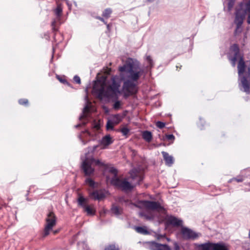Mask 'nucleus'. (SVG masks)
<instances>
[{
  "label": "nucleus",
  "mask_w": 250,
  "mask_h": 250,
  "mask_svg": "<svg viewBox=\"0 0 250 250\" xmlns=\"http://www.w3.org/2000/svg\"><path fill=\"white\" fill-rule=\"evenodd\" d=\"M156 125L157 127L162 129L165 126V123L161 121H157L156 123Z\"/></svg>",
  "instance_id": "72a5a7b5"
},
{
  "label": "nucleus",
  "mask_w": 250,
  "mask_h": 250,
  "mask_svg": "<svg viewBox=\"0 0 250 250\" xmlns=\"http://www.w3.org/2000/svg\"><path fill=\"white\" fill-rule=\"evenodd\" d=\"M46 224L44 227L43 237H45L49 235L50 231L56 224L57 218L54 212L50 211L45 219Z\"/></svg>",
  "instance_id": "423d86ee"
},
{
  "label": "nucleus",
  "mask_w": 250,
  "mask_h": 250,
  "mask_svg": "<svg viewBox=\"0 0 250 250\" xmlns=\"http://www.w3.org/2000/svg\"><path fill=\"white\" fill-rule=\"evenodd\" d=\"M93 90L94 92L97 95L98 98L102 100L104 98L110 100L112 98L117 99L118 98V94L115 92L109 86H107L106 89L104 88V83H101L100 82L95 83L93 86Z\"/></svg>",
  "instance_id": "7ed1b4c3"
},
{
  "label": "nucleus",
  "mask_w": 250,
  "mask_h": 250,
  "mask_svg": "<svg viewBox=\"0 0 250 250\" xmlns=\"http://www.w3.org/2000/svg\"><path fill=\"white\" fill-rule=\"evenodd\" d=\"M139 203L147 209L152 210H158L163 208L159 203L156 201L148 200H141Z\"/></svg>",
  "instance_id": "6e6552de"
},
{
  "label": "nucleus",
  "mask_w": 250,
  "mask_h": 250,
  "mask_svg": "<svg viewBox=\"0 0 250 250\" xmlns=\"http://www.w3.org/2000/svg\"><path fill=\"white\" fill-rule=\"evenodd\" d=\"M123 118V116L121 114H117L112 115L110 117V120L115 125H117L122 121Z\"/></svg>",
  "instance_id": "412c9836"
},
{
  "label": "nucleus",
  "mask_w": 250,
  "mask_h": 250,
  "mask_svg": "<svg viewBox=\"0 0 250 250\" xmlns=\"http://www.w3.org/2000/svg\"><path fill=\"white\" fill-rule=\"evenodd\" d=\"M148 2H152L154 0H146Z\"/></svg>",
  "instance_id": "5fc2aeb1"
},
{
  "label": "nucleus",
  "mask_w": 250,
  "mask_h": 250,
  "mask_svg": "<svg viewBox=\"0 0 250 250\" xmlns=\"http://www.w3.org/2000/svg\"><path fill=\"white\" fill-rule=\"evenodd\" d=\"M96 19L101 21L104 24H106V21L104 20V19L103 17H100V16H97V17H96Z\"/></svg>",
  "instance_id": "58836bf2"
},
{
  "label": "nucleus",
  "mask_w": 250,
  "mask_h": 250,
  "mask_svg": "<svg viewBox=\"0 0 250 250\" xmlns=\"http://www.w3.org/2000/svg\"><path fill=\"white\" fill-rule=\"evenodd\" d=\"M120 77L124 81L123 89L128 95L137 93L138 90V81L144 70L140 69L139 64L132 58H128L125 64L119 67Z\"/></svg>",
  "instance_id": "f257e3e1"
},
{
  "label": "nucleus",
  "mask_w": 250,
  "mask_h": 250,
  "mask_svg": "<svg viewBox=\"0 0 250 250\" xmlns=\"http://www.w3.org/2000/svg\"><path fill=\"white\" fill-rule=\"evenodd\" d=\"M93 163H94L97 166H104V164L99 160H95L93 158L90 159L86 158L83 161L82 165V169L85 176H90L94 173V168L91 166Z\"/></svg>",
  "instance_id": "20e7f679"
},
{
  "label": "nucleus",
  "mask_w": 250,
  "mask_h": 250,
  "mask_svg": "<svg viewBox=\"0 0 250 250\" xmlns=\"http://www.w3.org/2000/svg\"><path fill=\"white\" fill-rule=\"evenodd\" d=\"M98 147V146L97 145V146H93V149L94 151L96 150V149H97V148Z\"/></svg>",
  "instance_id": "8fccbe9b"
},
{
  "label": "nucleus",
  "mask_w": 250,
  "mask_h": 250,
  "mask_svg": "<svg viewBox=\"0 0 250 250\" xmlns=\"http://www.w3.org/2000/svg\"><path fill=\"white\" fill-rule=\"evenodd\" d=\"M95 127H96V128H98V126L97 125H96L95 126Z\"/></svg>",
  "instance_id": "4d7b16f0"
},
{
  "label": "nucleus",
  "mask_w": 250,
  "mask_h": 250,
  "mask_svg": "<svg viewBox=\"0 0 250 250\" xmlns=\"http://www.w3.org/2000/svg\"><path fill=\"white\" fill-rule=\"evenodd\" d=\"M111 211L112 213L115 215L118 216L122 214L123 209L121 208L113 205L111 208Z\"/></svg>",
  "instance_id": "4be33fe9"
},
{
  "label": "nucleus",
  "mask_w": 250,
  "mask_h": 250,
  "mask_svg": "<svg viewBox=\"0 0 250 250\" xmlns=\"http://www.w3.org/2000/svg\"><path fill=\"white\" fill-rule=\"evenodd\" d=\"M106 25V27H107V29H108V30H110V24H108L107 22H106V24H105Z\"/></svg>",
  "instance_id": "a18cd8bd"
},
{
  "label": "nucleus",
  "mask_w": 250,
  "mask_h": 250,
  "mask_svg": "<svg viewBox=\"0 0 250 250\" xmlns=\"http://www.w3.org/2000/svg\"><path fill=\"white\" fill-rule=\"evenodd\" d=\"M110 182L112 185L124 191H131L134 188V186L125 179L122 180L115 177L112 178Z\"/></svg>",
  "instance_id": "39448f33"
},
{
  "label": "nucleus",
  "mask_w": 250,
  "mask_h": 250,
  "mask_svg": "<svg viewBox=\"0 0 250 250\" xmlns=\"http://www.w3.org/2000/svg\"><path fill=\"white\" fill-rule=\"evenodd\" d=\"M246 8H247V9L249 11H250V0H249V1L246 4Z\"/></svg>",
  "instance_id": "a19ab883"
},
{
  "label": "nucleus",
  "mask_w": 250,
  "mask_h": 250,
  "mask_svg": "<svg viewBox=\"0 0 250 250\" xmlns=\"http://www.w3.org/2000/svg\"><path fill=\"white\" fill-rule=\"evenodd\" d=\"M145 246L150 250H171L170 247L166 244H161L154 241L146 242Z\"/></svg>",
  "instance_id": "1a4fd4ad"
},
{
  "label": "nucleus",
  "mask_w": 250,
  "mask_h": 250,
  "mask_svg": "<svg viewBox=\"0 0 250 250\" xmlns=\"http://www.w3.org/2000/svg\"><path fill=\"white\" fill-rule=\"evenodd\" d=\"M165 236L163 235H158L157 236V239H160L163 237H164Z\"/></svg>",
  "instance_id": "de8ad7c7"
},
{
  "label": "nucleus",
  "mask_w": 250,
  "mask_h": 250,
  "mask_svg": "<svg viewBox=\"0 0 250 250\" xmlns=\"http://www.w3.org/2000/svg\"><path fill=\"white\" fill-rule=\"evenodd\" d=\"M181 234L183 239L187 240H195L199 237L198 233L185 227H183L181 229Z\"/></svg>",
  "instance_id": "9d476101"
},
{
  "label": "nucleus",
  "mask_w": 250,
  "mask_h": 250,
  "mask_svg": "<svg viewBox=\"0 0 250 250\" xmlns=\"http://www.w3.org/2000/svg\"><path fill=\"white\" fill-rule=\"evenodd\" d=\"M212 250H228L224 243L222 242L213 243Z\"/></svg>",
  "instance_id": "6ab92c4d"
},
{
  "label": "nucleus",
  "mask_w": 250,
  "mask_h": 250,
  "mask_svg": "<svg viewBox=\"0 0 250 250\" xmlns=\"http://www.w3.org/2000/svg\"><path fill=\"white\" fill-rule=\"evenodd\" d=\"M235 2V0H229L228 3V9L230 11L232 8Z\"/></svg>",
  "instance_id": "2f4dec72"
},
{
  "label": "nucleus",
  "mask_w": 250,
  "mask_h": 250,
  "mask_svg": "<svg viewBox=\"0 0 250 250\" xmlns=\"http://www.w3.org/2000/svg\"><path fill=\"white\" fill-rule=\"evenodd\" d=\"M114 125L115 124L111 121L110 119L108 120L106 125L107 130H113Z\"/></svg>",
  "instance_id": "a878e982"
},
{
  "label": "nucleus",
  "mask_w": 250,
  "mask_h": 250,
  "mask_svg": "<svg viewBox=\"0 0 250 250\" xmlns=\"http://www.w3.org/2000/svg\"><path fill=\"white\" fill-rule=\"evenodd\" d=\"M195 246L198 250H212L213 243L208 241L203 244H196Z\"/></svg>",
  "instance_id": "2eb2a0df"
},
{
  "label": "nucleus",
  "mask_w": 250,
  "mask_h": 250,
  "mask_svg": "<svg viewBox=\"0 0 250 250\" xmlns=\"http://www.w3.org/2000/svg\"><path fill=\"white\" fill-rule=\"evenodd\" d=\"M228 58L233 66H235L237 60L239 59L237 66L238 75L241 79L244 91L249 94L250 93V63L249 64L245 63L243 56L240 54V48L237 44L234 43L230 46Z\"/></svg>",
  "instance_id": "f03ea898"
},
{
  "label": "nucleus",
  "mask_w": 250,
  "mask_h": 250,
  "mask_svg": "<svg viewBox=\"0 0 250 250\" xmlns=\"http://www.w3.org/2000/svg\"><path fill=\"white\" fill-rule=\"evenodd\" d=\"M54 12L56 16V18L52 21L51 26L53 32L55 33L58 30V28L56 27V23L57 21H60L62 13V7L61 4L57 5L56 8L54 10Z\"/></svg>",
  "instance_id": "9b49d317"
},
{
  "label": "nucleus",
  "mask_w": 250,
  "mask_h": 250,
  "mask_svg": "<svg viewBox=\"0 0 250 250\" xmlns=\"http://www.w3.org/2000/svg\"><path fill=\"white\" fill-rule=\"evenodd\" d=\"M131 176L132 177V179H134L135 177V176L133 175V174H131Z\"/></svg>",
  "instance_id": "864d4df0"
},
{
  "label": "nucleus",
  "mask_w": 250,
  "mask_h": 250,
  "mask_svg": "<svg viewBox=\"0 0 250 250\" xmlns=\"http://www.w3.org/2000/svg\"><path fill=\"white\" fill-rule=\"evenodd\" d=\"M174 250H179L180 247L178 244L176 242L174 243Z\"/></svg>",
  "instance_id": "ea45409f"
},
{
  "label": "nucleus",
  "mask_w": 250,
  "mask_h": 250,
  "mask_svg": "<svg viewBox=\"0 0 250 250\" xmlns=\"http://www.w3.org/2000/svg\"><path fill=\"white\" fill-rule=\"evenodd\" d=\"M162 154L166 165L168 167H171L174 163L173 157L165 151H162Z\"/></svg>",
  "instance_id": "dca6fc26"
},
{
  "label": "nucleus",
  "mask_w": 250,
  "mask_h": 250,
  "mask_svg": "<svg viewBox=\"0 0 250 250\" xmlns=\"http://www.w3.org/2000/svg\"><path fill=\"white\" fill-rule=\"evenodd\" d=\"M248 236H249V238L250 240V230H249V235Z\"/></svg>",
  "instance_id": "603ef678"
},
{
  "label": "nucleus",
  "mask_w": 250,
  "mask_h": 250,
  "mask_svg": "<svg viewBox=\"0 0 250 250\" xmlns=\"http://www.w3.org/2000/svg\"><path fill=\"white\" fill-rule=\"evenodd\" d=\"M142 138L146 142L149 143L152 139V134L149 131H144L142 133Z\"/></svg>",
  "instance_id": "aec40b11"
},
{
  "label": "nucleus",
  "mask_w": 250,
  "mask_h": 250,
  "mask_svg": "<svg viewBox=\"0 0 250 250\" xmlns=\"http://www.w3.org/2000/svg\"><path fill=\"white\" fill-rule=\"evenodd\" d=\"M81 125V124L77 125H75V127H76V128H78V127H79V126H80Z\"/></svg>",
  "instance_id": "3c124183"
},
{
  "label": "nucleus",
  "mask_w": 250,
  "mask_h": 250,
  "mask_svg": "<svg viewBox=\"0 0 250 250\" xmlns=\"http://www.w3.org/2000/svg\"><path fill=\"white\" fill-rule=\"evenodd\" d=\"M139 214L140 216H144L145 217H147V216L143 212H140Z\"/></svg>",
  "instance_id": "79ce46f5"
},
{
  "label": "nucleus",
  "mask_w": 250,
  "mask_h": 250,
  "mask_svg": "<svg viewBox=\"0 0 250 250\" xmlns=\"http://www.w3.org/2000/svg\"><path fill=\"white\" fill-rule=\"evenodd\" d=\"M85 183L86 185H88L90 187L92 188H96L95 182L90 178H86L85 180Z\"/></svg>",
  "instance_id": "393cba45"
},
{
  "label": "nucleus",
  "mask_w": 250,
  "mask_h": 250,
  "mask_svg": "<svg viewBox=\"0 0 250 250\" xmlns=\"http://www.w3.org/2000/svg\"><path fill=\"white\" fill-rule=\"evenodd\" d=\"M79 138H80V139L82 140V142H83V145H85V142H84V141H83V140H82V137H81V135H79Z\"/></svg>",
  "instance_id": "09e8293b"
},
{
  "label": "nucleus",
  "mask_w": 250,
  "mask_h": 250,
  "mask_svg": "<svg viewBox=\"0 0 250 250\" xmlns=\"http://www.w3.org/2000/svg\"><path fill=\"white\" fill-rule=\"evenodd\" d=\"M166 223L167 225H172L174 227H180L182 226L183 221L174 216L170 215L167 216L166 219Z\"/></svg>",
  "instance_id": "f8f14e48"
},
{
  "label": "nucleus",
  "mask_w": 250,
  "mask_h": 250,
  "mask_svg": "<svg viewBox=\"0 0 250 250\" xmlns=\"http://www.w3.org/2000/svg\"><path fill=\"white\" fill-rule=\"evenodd\" d=\"M118 78L116 76H114L112 78V83L108 86L111 88L117 94L120 93L119 88L120 87V82L118 81Z\"/></svg>",
  "instance_id": "4468645a"
},
{
  "label": "nucleus",
  "mask_w": 250,
  "mask_h": 250,
  "mask_svg": "<svg viewBox=\"0 0 250 250\" xmlns=\"http://www.w3.org/2000/svg\"><path fill=\"white\" fill-rule=\"evenodd\" d=\"M247 22L248 24H250V14H249L248 18H247Z\"/></svg>",
  "instance_id": "37998d69"
},
{
  "label": "nucleus",
  "mask_w": 250,
  "mask_h": 250,
  "mask_svg": "<svg viewBox=\"0 0 250 250\" xmlns=\"http://www.w3.org/2000/svg\"><path fill=\"white\" fill-rule=\"evenodd\" d=\"M73 80L74 82L78 84L81 83V79L79 76L76 75L74 77Z\"/></svg>",
  "instance_id": "e433bc0d"
},
{
  "label": "nucleus",
  "mask_w": 250,
  "mask_h": 250,
  "mask_svg": "<svg viewBox=\"0 0 250 250\" xmlns=\"http://www.w3.org/2000/svg\"><path fill=\"white\" fill-rule=\"evenodd\" d=\"M112 143L113 141L109 135H105L100 141V145L104 146L103 148L106 147Z\"/></svg>",
  "instance_id": "a211bd4d"
},
{
  "label": "nucleus",
  "mask_w": 250,
  "mask_h": 250,
  "mask_svg": "<svg viewBox=\"0 0 250 250\" xmlns=\"http://www.w3.org/2000/svg\"><path fill=\"white\" fill-rule=\"evenodd\" d=\"M58 232V230H55L54 231V234H56Z\"/></svg>",
  "instance_id": "6e6d98bb"
},
{
  "label": "nucleus",
  "mask_w": 250,
  "mask_h": 250,
  "mask_svg": "<svg viewBox=\"0 0 250 250\" xmlns=\"http://www.w3.org/2000/svg\"><path fill=\"white\" fill-rule=\"evenodd\" d=\"M135 230L137 232L142 234L146 235L149 234L148 231L145 227H136Z\"/></svg>",
  "instance_id": "5701e85b"
},
{
  "label": "nucleus",
  "mask_w": 250,
  "mask_h": 250,
  "mask_svg": "<svg viewBox=\"0 0 250 250\" xmlns=\"http://www.w3.org/2000/svg\"><path fill=\"white\" fill-rule=\"evenodd\" d=\"M89 197L94 200H101L105 197V193L101 190H95L90 192Z\"/></svg>",
  "instance_id": "ddd939ff"
},
{
  "label": "nucleus",
  "mask_w": 250,
  "mask_h": 250,
  "mask_svg": "<svg viewBox=\"0 0 250 250\" xmlns=\"http://www.w3.org/2000/svg\"><path fill=\"white\" fill-rule=\"evenodd\" d=\"M146 61H147L148 63H149V67L150 68L152 67L153 66V62L152 59H151V57L150 56H148L146 57Z\"/></svg>",
  "instance_id": "473e14b6"
},
{
  "label": "nucleus",
  "mask_w": 250,
  "mask_h": 250,
  "mask_svg": "<svg viewBox=\"0 0 250 250\" xmlns=\"http://www.w3.org/2000/svg\"><path fill=\"white\" fill-rule=\"evenodd\" d=\"M109 171L110 173L113 174L114 175V176L112 178H115V177H118V170L115 168L112 167H110L109 169Z\"/></svg>",
  "instance_id": "bb28decb"
},
{
  "label": "nucleus",
  "mask_w": 250,
  "mask_h": 250,
  "mask_svg": "<svg viewBox=\"0 0 250 250\" xmlns=\"http://www.w3.org/2000/svg\"><path fill=\"white\" fill-rule=\"evenodd\" d=\"M121 105V104L120 101H116L113 104V108L115 110H118L120 108Z\"/></svg>",
  "instance_id": "c756f323"
},
{
  "label": "nucleus",
  "mask_w": 250,
  "mask_h": 250,
  "mask_svg": "<svg viewBox=\"0 0 250 250\" xmlns=\"http://www.w3.org/2000/svg\"><path fill=\"white\" fill-rule=\"evenodd\" d=\"M104 250H119V249L116 248L114 245H111L106 247Z\"/></svg>",
  "instance_id": "c9c22d12"
},
{
  "label": "nucleus",
  "mask_w": 250,
  "mask_h": 250,
  "mask_svg": "<svg viewBox=\"0 0 250 250\" xmlns=\"http://www.w3.org/2000/svg\"><path fill=\"white\" fill-rule=\"evenodd\" d=\"M243 181V179L241 177H237V178H233L231 179H230L229 181V183L232 182L233 181H235L238 183L241 182Z\"/></svg>",
  "instance_id": "f704fd0d"
},
{
  "label": "nucleus",
  "mask_w": 250,
  "mask_h": 250,
  "mask_svg": "<svg viewBox=\"0 0 250 250\" xmlns=\"http://www.w3.org/2000/svg\"><path fill=\"white\" fill-rule=\"evenodd\" d=\"M82 133H86L89 136H91L90 133L87 130H85L84 131H83Z\"/></svg>",
  "instance_id": "c03bdc74"
},
{
  "label": "nucleus",
  "mask_w": 250,
  "mask_h": 250,
  "mask_svg": "<svg viewBox=\"0 0 250 250\" xmlns=\"http://www.w3.org/2000/svg\"><path fill=\"white\" fill-rule=\"evenodd\" d=\"M19 103L21 105H28V101L26 99H21L19 100Z\"/></svg>",
  "instance_id": "c85d7f7f"
},
{
  "label": "nucleus",
  "mask_w": 250,
  "mask_h": 250,
  "mask_svg": "<svg viewBox=\"0 0 250 250\" xmlns=\"http://www.w3.org/2000/svg\"><path fill=\"white\" fill-rule=\"evenodd\" d=\"M85 124H86V123H83V125H85Z\"/></svg>",
  "instance_id": "13d9d810"
},
{
  "label": "nucleus",
  "mask_w": 250,
  "mask_h": 250,
  "mask_svg": "<svg viewBox=\"0 0 250 250\" xmlns=\"http://www.w3.org/2000/svg\"><path fill=\"white\" fill-rule=\"evenodd\" d=\"M87 199L81 195H79L77 199L78 205L83 208L84 211L87 213V215H93L95 214V211L90 206L87 205Z\"/></svg>",
  "instance_id": "0eeeda50"
},
{
  "label": "nucleus",
  "mask_w": 250,
  "mask_h": 250,
  "mask_svg": "<svg viewBox=\"0 0 250 250\" xmlns=\"http://www.w3.org/2000/svg\"><path fill=\"white\" fill-rule=\"evenodd\" d=\"M60 81L62 83H66V81L64 79H59Z\"/></svg>",
  "instance_id": "49530a36"
},
{
  "label": "nucleus",
  "mask_w": 250,
  "mask_h": 250,
  "mask_svg": "<svg viewBox=\"0 0 250 250\" xmlns=\"http://www.w3.org/2000/svg\"><path fill=\"white\" fill-rule=\"evenodd\" d=\"M89 110V106L87 105H86L83 109V111L82 114L80 116L79 119L80 120H82V119L85 117V115H84V112L88 111Z\"/></svg>",
  "instance_id": "cd10ccee"
},
{
  "label": "nucleus",
  "mask_w": 250,
  "mask_h": 250,
  "mask_svg": "<svg viewBox=\"0 0 250 250\" xmlns=\"http://www.w3.org/2000/svg\"><path fill=\"white\" fill-rule=\"evenodd\" d=\"M244 18V16L243 15L239 13L238 12L236 13L234 22L237 25V28L235 31V33L236 32L237 29H238L241 26L243 22Z\"/></svg>",
  "instance_id": "f3484780"
},
{
  "label": "nucleus",
  "mask_w": 250,
  "mask_h": 250,
  "mask_svg": "<svg viewBox=\"0 0 250 250\" xmlns=\"http://www.w3.org/2000/svg\"><path fill=\"white\" fill-rule=\"evenodd\" d=\"M112 13V10L110 8H107L104 9L103 12L102 16L105 19H108L110 17V15Z\"/></svg>",
  "instance_id": "b1692460"
},
{
  "label": "nucleus",
  "mask_w": 250,
  "mask_h": 250,
  "mask_svg": "<svg viewBox=\"0 0 250 250\" xmlns=\"http://www.w3.org/2000/svg\"><path fill=\"white\" fill-rule=\"evenodd\" d=\"M120 131L123 135L126 136L129 132V129L126 127H124L121 129Z\"/></svg>",
  "instance_id": "7c9ffc66"
},
{
  "label": "nucleus",
  "mask_w": 250,
  "mask_h": 250,
  "mask_svg": "<svg viewBox=\"0 0 250 250\" xmlns=\"http://www.w3.org/2000/svg\"><path fill=\"white\" fill-rule=\"evenodd\" d=\"M166 137L168 140H174L175 139V137L173 134L166 135Z\"/></svg>",
  "instance_id": "4c0bfd02"
}]
</instances>
